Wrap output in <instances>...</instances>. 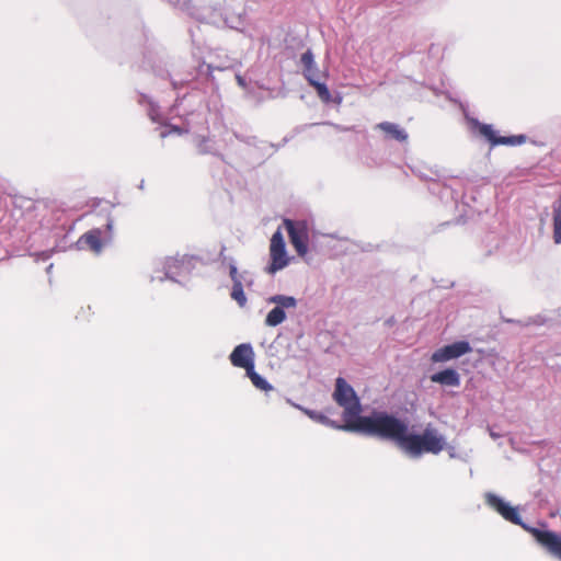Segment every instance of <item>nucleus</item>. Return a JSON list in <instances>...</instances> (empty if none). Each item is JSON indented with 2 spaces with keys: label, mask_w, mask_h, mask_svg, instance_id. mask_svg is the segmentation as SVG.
<instances>
[{
  "label": "nucleus",
  "mask_w": 561,
  "mask_h": 561,
  "mask_svg": "<svg viewBox=\"0 0 561 561\" xmlns=\"http://www.w3.org/2000/svg\"><path fill=\"white\" fill-rule=\"evenodd\" d=\"M404 440L403 451L412 458H419L423 453L438 454L446 446L444 436L430 427L425 428L423 434L408 433Z\"/></svg>",
  "instance_id": "obj_4"
},
{
  "label": "nucleus",
  "mask_w": 561,
  "mask_h": 561,
  "mask_svg": "<svg viewBox=\"0 0 561 561\" xmlns=\"http://www.w3.org/2000/svg\"><path fill=\"white\" fill-rule=\"evenodd\" d=\"M485 503L496 511L504 519L523 527L553 557L561 560V536L550 531L529 527L522 522L518 508L511 506L499 495L488 492L484 495Z\"/></svg>",
  "instance_id": "obj_2"
},
{
  "label": "nucleus",
  "mask_w": 561,
  "mask_h": 561,
  "mask_svg": "<svg viewBox=\"0 0 561 561\" xmlns=\"http://www.w3.org/2000/svg\"><path fill=\"white\" fill-rule=\"evenodd\" d=\"M50 254H51V252L45 251V252L35 254V256H36V260H44L45 261V260L50 257Z\"/></svg>",
  "instance_id": "obj_26"
},
{
  "label": "nucleus",
  "mask_w": 561,
  "mask_h": 561,
  "mask_svg": "<svg viewBox=\"0 0 561 561\" xmlns=\"http://www.w3.org/2000/svg\"><path fill=\"white\" fill-rule=\"evenodd\" d=\"M148 116L151 118L152 122L161 124L163 123V116L160 108L153 105L152 103L149 104Z\"/></svg>",
  "instance_id": "obj_21"
},
{
  "label": "nucleus",
  "mask_w": 561,
  "mask_h": 561,
  "mask_svg": "<svg viewBox=\"0 0 561 561\" xmlns=\"http://www.w3.org/2000/svg\"><path fill=\"white\" fill-rule=\"evenodd\" d=\"M300 65L302 67V76L308 81V83L313 87L317 91L319 99L323 103L333 102L330 90L328 89L324 82L320 81V78H325L327 72H321L316 60L314 55L311 49H307L300 57ZM335 103L340 104L342 102V98L337 96L334 100Z\"/></svg>",
  "instance_id": "obj_5"
},
{
  "label": "nucleus",
  "mask_w": 561,
  "mask_h": 561,
  "mask_svg": "<svg viewBox=\"0 0 561 561\" xmlns=\"http://www.w3.org/2000/svg\"><path fill=\"white\" fill-rule=\"evenodd\" d=\"M247 375L257 389L263 391L272 390L273 387L254 370V366L247 370Z\"/></svg>",
  "instance_id": "obj_17"
},
{
  "label": "nucleus",
  "mask_w": 561,
  "mask_h": 561,
  "mask_svg": "<svg viewBox=\"0 0 561 561\" xmlns=\"http://www.w3.org/2000/svg\"><path fill=\"white\" fill-rule=\"evenodd\" d=\"M346 427L357 433L394 442L403 450L408 437V423L386 411L374 410L369 415H360L357 422Z\"/></svg>",
  "instance_id": "obj_1"
},
{
  "label": "nucleus",
  "mask_w": 561,
  "mask_h": 561,
  "mask_svg": "<svg viewBox=\"0 0 561 561\" xmlns=\"http://www.w3.org/2000/svg\"><path fill=\"white\" fill-rule=\"evenodd\" d=\"M51 268H53V264H50V265L47 267V272L49 273Z\"/></svg>",
  "instance_id": "obj_31"
},
{
  "label": "nucleus",
  "mask_w": 561,
  "mask_h": 561,
  "mask_svg": "<svg viewBox=\"0 0 561 561\" xmlns=\"http://www.w3.org/2000/svg\"><path fill=\"white\" fill-rule=\"evenodd\" d=\"M203 67H204V65L201 67V71H203ZM205 67H206V71H207V73H208V75H211V72H213L214 70H225V69L230 68V67H231V64H230V62H227V64H220V65H216V66H215V65H213V64H207V65H205Z\"/></svg>",
  "instance_id": "obj_23"
},
{
  "label": "nucleus",
  "mask_w": 561,
  "mask_h": 561,
  "mask_svg": "<svg viewBox=\"0 0 561 561\" xmlns=\"http://www.w3.org/2000/svg\"><path fill=\"white\" fill-rule=\"evenodd\" d=\"M267 304L275 307L266 314L265 325L277 327L286 320V310H294L297 307V299L293 296L273 295L267 298Z\"/></svg>",
  "instance_id": "obj_7"
},
{
  "label": "nucleus",
  "mask_w": 561,
  "mask_h": 561,
  "mask_svg": "<svg viewBox=\"0 0 561 561\" xmlns=\"http://www.w3.org/2000/svg\"><path fill=\"white\" fill-rule=\"evenodd\" d=\"M343 420H344L345 423L344 424H339L337 422L329 419V423H325L324 425L333 427V428H336V430L348 431V432H356L357 433V430L345 427L348 424L356 423L357 422V417H355V416L344 417L343 416Z\"/></svg>",
  "instance_id": "obj_19"
},
{
  "label": "nucleus",
  "mask_w": 561,
  "mask_h": 561,
  "mask_svg": "<svg viewBox=\"0 0 561 561\" xmlns=\"http://www.w3.org/2000/svg\"><path fill=\"white\" fill-rule=\"evenodd\" d=\"M337 128H339V130H342V131H345L348 129V128H342V127H337Z\"/></svg>",
  "instance_id": "obj_32"
},
{
  "label": "nucleus",
  "mask_w": 561,
  "mask_h": 561,
  "mask_svg": "<svg viewBox=\"0 0 561 561\" xmlns=\"http://www.w3.org/2000/svg\"><path fill=\"white\" fill-rule=\"evenodd\" d=\"M225 24L230 28L238 30L243 24V22L241 15H238L236 19H225Z\"/></svg>",
  "instance_id": "obj_25"
},
{
  "label": "nucleus",
  "mask_w": 561,
  "mask_h": 561,
  "mask_svg": "<svg viewBox=\"0 0 561 561\" xmlns=\"http://www.w3.org/2000/svg\"><path fill=\"white\" fill-rule=\"evenodd\" d=\"M479 131L491 142L492 146H517L524 144L526 140V137L524 135L510 137L497 136L492 125L489 124H479Z\"/></svg>",
  "instance_id": "obj_11"
},
{
  "label": "nucleus",
  "mask_w": 561,
  "mask_h": 561,
  "mask_svg": "<svg viewBox=\"0 0 561 561\" xmlns=\"http://www.w3.org/2000/svg\"><path fill=\"white\" fill-rule=\"evenodd\" d=\"M233 366L244 368L245 370L254 366V352L250 343L238 345L229 356Z\"/></svg>",
  "instance_id": "obj_12"
},
{
  "label": "nucleus",
  "mask_w": 561,
  "mask_h": 561,
  "mask_svg": "<svg viewBox=\"0 0 561 561\" xmlns=\"http://www.w3.org/2000/svg\"><path fill=\"white\" fill-rule=\"evenodd\" d=\"M229 275L233 284H236V280H239L241 284V287H251L254 284V276L249 271H242L239 272L237 268V265L232 259L229 261Z\"/></svg>",
  "instance_id": "obj_15"
},
{
  "label": "nucleus",
  "mask_w": 561,
  "mask_h": 561,
  "mask_svg": "<svg viewBox=\"0 0 561 561\" xmlns=\"http://www.w3.org/2000/svg\"><path fill=\"white\" fill-rule=\"evenodd\" d=\"M376 128L382 130L389 138L396 139L400 142H404L408 140V133L398 124L382 122L377 124Z\"/></svg>",
  "instance_id": "obj_16"
},
{
  "label": "nucleus",
  "mask_w": 561,
  "mask_h": 561,
  "mask_svg": "<svg viewBox=\"0 0 561 561\" xmlns=\"http://www.w3.org/2000/svg\"><path fill=\"white\" fill-rule=\"evenodd\" d=\"M333 400L343 408V416L359 417L362 413V404L354 388L342 377L336 378L335 389L333 391Z\"/></svg>",
  "instance_id": "obj_6"
},
{
  "label": "nucleus",
  "mask_w": 561,
  "mask_h": 561,
  "mask_svg": "<svg viewBox=\"0 0 561 561\" xmlns=\"http://www.w3.org/2000/svg\"><path fill=\"white\" fill-rule=\"evenodd\" d=\"M171 134H182V129L176 126L164 125L160 131V137L164 138Z\"/></svg>",
  "instance_id": "obj_22"
},
{
  "label": "nucleus",
  "mask_w": 561,
  "mask_h": 561,
  "mask_svg": "<svg viewBox=\"0 0 561 561\" xmlns=\"http://www.w3.org/2000/svg\"><path fill=\"white\" fill-rule=\"evenodd\" d=\"M270 257L271 263L266 267V272L271 275L285 268L289 264L285 240L280 230L275 231L271 238Z\"/></svg>",
  "instance_id": "obj_9"
},
{
  "label": "nucleus",
  "mask_w": 561,
  "mask_h": 561,
  "mask_svg": "<svg viewBox=\"0 0 561 561\" xmlns=\"http://www.w3.org/2000/svg\"><path fill=\"white\" fill-rule=\"evenodd\" d=\"M77 244L79 249H89L99 254L105 244V240L102 238V230L95 228L85 232L79 238Z\"/></svg>",
  "instance_id": "obj_13"
},
{
  "label": "nucleus",
  "mask_w": 561,
  "mask_h": 561,
  "mask_svg": "<svg viewBox=\"0 0 561 561\" xmlns=\"http://www.w3.org/2000/svg\"><path fill=\"white\" fill-rule=\"evenodd\" d=\"M231 298L236 300L240 307H244L248 302L243 287H241L239 280H236V284L232 285Z\"/></svg>",
  "instance_id": "obj_18"
},
{
  "label": "nucleus",
  "mask_w": 561,
  "mask_h": 561,
  "mask_svg": "<svg viewBox=\"0 0 561 561\" xmlns=\"http://www.w3.org/2000/svg\"><path fill=\"white\" fill-rule=\"evenodd\" d=\"M490 435H491V437H492V438H494V439H496V438H499V437H500V435H499L497 433L493 432L492 430H490Z\"/></svg>",
  "instance_id": "obj_29"
},
{
  "label": "nucleus",
  "mask_w": 561,
  "mask_h": 561,
  "mask_svg": "<svg viewBox=\"0 0 561 561\" xmlns=\"http://www.w3.org/2000/svg\"><path fill=\"white\" fill-rule=\"evenodd\" d=\"M106 228H107L108 230H111V229H112V224H111V222H107Z\"/></svg>",
  "instance_id": "obj_30"
},
{
  "label": "nucleus",
  "mask_w": 561,
  "mask_h": 561,
  "mask_svg": "<svg viewBox=\"0 0 561 561\" xmlns=\"http://www.w3.org/2000/svg\"><path fill=\"white\" fill-rule=\"evenodd\" d=\"M196 259L192 255L183 254L168 256L153 262V274L151 279L160 282L170 279L175 283H182L195 268Z\"/></svg>",
  "instance_id": "obj_3"
},
{
  "label": "nucleus",
  "mask_w": 561,
  "mask_h": 561,
  "mask_svg": "<svg viewBox=\"0 0 561 561\" xmlns=\"http://www.w3.org/2000/svg\"><path fill=\"white\" fill-rule=\"evenodd\" d=\"M197 148H198V151L201 153H210V152H213L211 151V147L209 145V140L206 139V138H202V139L198 140Z\"/></svg>",
  "instance_id": "obj_24"
},
{
  "label": "nucleus",
  "mask_w": 561,
  "mask_h": 561,
  "mask_svg": "<svg viewBox=\"0 0 561 561\" xmlns=\"http://www.w3.org/2000/svg\"><path fill=\"white\" fill-rule=\"evenodd\" d=\"M284 226L288 232L290 243L299 256L308 252L309 225L306 220L284 219Z\"/></svg>",
  "instance_id": "obj_8"
},
{
  "label": "nucleus",
  "mask_w": 561,
  "mask_h": 561,
  "mask_svg": "<svg viewBox=\"0 0 561 561\" xmlns=\"http://www.w3.org/2000/svg\"><path fill=\"white\" fill-rule=\"evenodd\" d=\"M431 380L444 386L458 387L460 385V376L457 370L447 368L435 373L431 376Z\"/></svg>",
  "instance_id": "obj_14"
},
{
  "label": "nucleus",
  "mask_w": 561,
  "mask_h": 561,
  "mask_svg": "<svg viewBox=\"0 0 561 561\" xmlns=\"http://www.w3.org/2000/svg\"><path fill=\"white\" fill-rule=\"evenodd\" d=\"M471 351V346L467 341H458L453 344L446 345L437 350L432 359L434 362H446L449 359L458 358Z\"/></svg>",
  "instance_id": "obj_10"
},
{
  "label": "nucleus",
  "mask_w": 561,
  "mask_h": 561,
  "mask_svg": "<svg viewBox=\"0 0 561 561\" xmlns=\"http://www.w3.org/2000/svg\"><path fill=\"white\" fill-rule=\"evenodd\" d=\"M447 450H448V455H449L450 458H457L458 457V455H457V453H456L454 447L449 446V447H447Z\"/></svg>",
  "instance_id": "obj_27"
},
{
  "label": "nucleus",
  "mask_w": 561,
  "mask_h": 561,
  "mask_svg": "<svg viewBox=\"0 0 561 561\" xmlns=\"http://www.w3.org/2000/svg\"><path fill=\"white\" fill-rule=\"evenodd\" d=\"M311 420L316 421V422H319L321 424H325V423H329V417L322 413H319L317 411H313V410H308V409H301Z\"/></svg>",
  "instance_id": "obj_20"
},
{
  "label": "nucleus",
  "mask_w": 561,
  "mask_h": 561,
  "mask_svg": "<svg viewBox=\"0 0 561 561\" xmlns=\"http://www.w3.org/2000/svg\"><path fill=\"white\" fill-rule=\"evenodd\" d=\"M237 81H238L239 85H241V87L245 85V82H244L243 78L241 76H239V75L237 76Z\"/></svg>",
  "instance_id": "obj_28"
}]
</instances>
